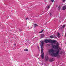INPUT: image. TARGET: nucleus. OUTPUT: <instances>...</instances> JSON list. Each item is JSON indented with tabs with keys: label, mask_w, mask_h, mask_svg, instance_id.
<instances>
[{
	"label": "nucleus",
	"mask_w": 66,
	"mask_h": 66,
	"mask_svg": "<svg viewBox=\"0 0 66 66\" xmlns=\"http://www.w3.org/2000/svg\"><path fill=\"white\" fill-rule=\"evenodd\" d=\"M59 45V43H57L55 45L52 44V47L54 48H55L56 49H57V50L56 51V53H54V50L53 49H51L49 51V52L50 53H52L51 54L52 56H54V57H57V58H59L60 57V56H58L59 52H60V50L58 49V47Z\"/></svg>",
	"instance_id": "nucleus-1"
},
{
	"label": "nucleus",
	"mask_w": 66,
	"mask_h": 66,
	"mask_svg": "<svg viewBox=\"0 0 66 66\" xmlns=\"http://www.w3.org/2000/svg\"><path fill=\"white\" fill-rule=\"evenodd\" d=\"M41 43L40 44V46L41 48V52L42 53L41 56L42 59H43L44 57V53L43 52V48H44V47H43V45H44V43L43 41H41Z\"/></svg>",
	"instance_id": "nucleus-2"
},
{
	"label": "nucleus",
	"mask_w": 66,
	"mask_h": 66,
	"mask_svg": "<svg viewBox=\"0 0 66 66\" xmlns=\"http://www.w3.org/2000/svg\"><path fill=\"white\" fill-rule=\"evenodd\" d=\"M45 43H50L52 44H55V43L56 42V41L55 40H50L49 39H46L45 40Z\"/></svg>",
	"instance_id": "nucleus-3"
},
{
	"label": "nucleus",
	"mask_w": 66,
	"mask_h": 66,
	"mask_svg": "<svg viewBox=\"0 0 66 66\" xmlns=\"http://www.w3.org/2000/svg\"><path fill=\"white\" fill-rule=\"evenodd\" d=\"M66 6H64L62 8V10H65V9H66Z\"/></svg>",
	"instance_id": "nucleus-4"
},
{
	"label": "nucleus",
	"mask_w": 66,
	"mask_h": 66,
	"mask_svg": "<svg viewBox=\"0 0 66 66\" xmlns=\"http://www.w3.org/2000/svg\"><path fill=\"white\" fill-rule=\"evenodd\" d=\"M44 34H42L41 35V38H43V37H44Z\"/></svg>",
	"instance_id": "nucleus-5"
},
{
	"label": "nucleus",
	"mask_w": 66,
	"mask_h": 66,
	"mask_svg": "<svg viewBox=\"0 0 66 66\" xmlns=\"http://www.w3.org/2000/svg\"><path fill=\"white\" fill-rule=\"evenodd\" d=\"M45 59L46 61H48V60L49 59H48V56H46L45 57Z\"/></svg>",
	"instance_id": "nucleus-6"
},
{
	"label": "nucleus",
	"mask_w": 66,
	"mask_h": 66,
	"mask_svg": "<svg viewBox=\"0 0 66 66\" xmlns=\"http://www.w3.org/2000/svg\"><path fill=\"white\" fill-rule=\"evenodd\" d=\"M50 62H52V61H53V59L52 58L50 60Z\"/></svg>",
	"instance_id": "nucleus-7"
},
{
	"label": "nucleus",
	"mask_w": 66,
	"mask_h": 66,
	"mask_svg": "<svg viewBox=\"0 0 66 66\" xmlns=\"http://www.w3.org/2000/svg\"><path fill=\"white\" fill-rule=\"evenodd\" d=\"M60 34L58 32L57 33V37H60Z\"/></svg>",
	"instance_id": "nucleus-8"
},
{
	"label": "nucleus",
	"mask_w": 66,
	"mask_h": 66,
	"mask_svg": "<svg viewBox=\"0 0 66 66\" xmlns=\"http://www.w3.org/2000/svg\"><path fill=\"white\" fill-rule=\"evenodd\" d=\"M50 37L51 38H53V36H50Z\"/></svg>",
	"instance_id": "nucleus-9"
},
{
	"label": "nucleus",
	"mask_w": 66,
	"mask_h": 66,
	"mask_svg": "<svg viewBox=\"0 0 66 66\" xmlns=\"http://www.w3.org/2000/svg\"><path fill=\"white\" fill-rule=\"evenodd\" d=\"M25 51H28V49L24 50Z\"/></svg>",
	"instance_id": "nucleus-10"
},
{
	"label": "nucleus",
	"mask_w": 66,
	"mask_h": 66,
	"mask_svg": "<svg viewBox=\"0 0 66 66\" xmlns=\"http://www.w3.org/2000/svg\"><path fill=\"white\" fill-rule=\"evenodd\" d=\"M44 30H43L42 31H41V32H39V33H42V32H43Z\"/></svg>",
	"instance_id": "nucleus-11"
},
{
	"label": "nucleus",
	"mask_w": 66,
	"mask_h": 66,
	"mask_svg": "<svg viewBox=\"0 0 66 66\" xmlns=\"http://www.w3.org/2000/svg\"><path fill=\"white\" fill-rule=\"evenodd\" d=\"M35 27H36V26H37V25L36 24H34Z\"/></svg>",
	"instance_id": "nucleus-12"
},
{
	"label": "nucleus",
	"mask_w": 66,
	"mask_h": 66,
	"mask_svg": "<svg viewBox=\"0 0 66 66\" xmlns=\"http://www.w3.org/2000/svg\"><path fill=\"white\" fill-rule=\"evenodd\" d=\"M51 2H54V0H51Z\"/></svg>",
	"instance_id": "nucleus-13"
},
{
	"label": "nucleus",
	"mask_w": 66,
	"mask_h": 66,
	"mask_svg": "<svg viewBox=\"0 0 66 66\" xmlns=\"http://www.w3.org/2000/svg\"><path fill=\"white\" fill-rule=\"evenodd\" d=\"M47 8H48V9H49V8H50V6H48L47 7Z\"/></svg>",
	"instance_id": "nucleus-14"
},
{
	"label": "nucleus",
	"mask_w": 66,
	"mask_h": 66,
	"mask_svg": "<svg viewBox=\"0 0 66 66\" xmlns=\"http://www.w3.org/2000/svg\"><path fill=\"white\" fill-rule=\"evenodd\" d=\"M65 25H63V26H62V27L63 28H64V27H65Z\"/></svg>",
	"instance_id": "nucleus-15"
},
{
	"label": "nucleus",
	"mask_w": 66,
	"mask_h": 66,
	"mask_svg": "<svg viewBox=\"0 0 66 66\" xmlns=\"http://www.w3.org/2000/svg\"><path fill=\"white\" fill-rule=\"evenodd\" d=\"M63 2H65V1H66V0H63Z\"/></svg>",
	"instance_id": "nucleus-16"
},
{
	"label": "nucleus",
	"mask_w": 66,
	"mask_h": 66,
	"mask_svg": "<svg viewBox=\"0 0 66 66\" xmlns=\"http://www.w3.org/2000/svg\"><path fill=\"white\" fill-rule=\"evenodd\" d=\"M38 48V49H39V46H37Z\"/></svg>",
	"instance_id": "nucleus-17"
},
{
	"label": "nucleus",
	"mask_w": 66,
	"mask_h": 66,
	"mask_svg": "<svg viewBox=\"0 0 66 66\" xmlns=\"http://www.w3.org/2000/svg\"><path fill=\"white\" fill-rule=\"evenodd\" d=\"M65 37H66V33L65 34Z\"/></svg>",
	"instance_id": "nucleus-18"
},
{
	"label": "nucleus",
	"mask_w": 66,
	"mask_h": 66,
	"mask_svg": "<svg viewBox=\"0 0 66 66\" xmlns=\"http://www.w3.org/2000/svg\"><path fill=\"white\" fill-rule=\"evenodd\" d=\"M28 19V18H27L26 19V20H27Z\"/></svg>",
	"instance_id": "nucleus-19"
},
{
	"label": "nucleus",
	"mask_w": 66,
	"mask_h": 66,
	"mask_svg": "<svg viewBox=\"0 0 66 66\" xmlns=\"http://www.w3.org/2000/svg\"><path fill=\"white\" fill-rule=\"evenodd\" d=\"M58 8L59 9H60V6H59Z\"/></svg>",
	"instance_id": "nucleus-20"
},
{
	"label": "nucleus",
	"mask_w": 66,
	"mask_h": 66,
	"mask_svg": "<svg viewBox=\"0 0 66 66\" xmlns=\"http://www.w3.org/2000/svg\"><path fill=\"white\" fill-rule=\"evenodd\" d=\"M20 31H21V30H20L19 32H20Z\"/></svg>",
	"instance_id": "nucleus-21"
},
{
	"label": "nucleus",
	"mask_w": 66,
	"mask_h": 66,
	"mask_svg": "<svg viewBox=\"0 0 66 66\" xmlns=\"http://www.w3.org/2000/svg\"><path fill=\"white\" fill-rule=\"evenodd\" d=\"M14 46H16V44H14Z\"/></svg>",
	"instance_id": "nucleus-22"
},
{
	"label": "nucleus",
	"mask_w": 66,
	"mask_h": 66,
	"mask_svg": "<svg viewBox=\"0 0 66 66\" xmlns=\"http://www.w3.org/2000/svg\"><path fill=\"white\" fill-rule=\"evenodd\" d=\"M50 15H51V13H50Z\"/></svg>",
	"instance_id": "nucleus-23"
},
{
	"label": "nucleus",
	"mask_w": 66,
	"mask_h": 66,
	"mask_svg": "<svg viewBox=\"0 0 66 66\" xmlns=\"http://www.w3.org/2000/svg\"><path fill=\"white\" fill-rule=\"evenodd\" d=\"M31 29H32V28H31Z\"/></svg>",
	"instance_id": "nucleus-24"
}]
</instances>
